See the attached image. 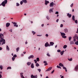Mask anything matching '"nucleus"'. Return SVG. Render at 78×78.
<instances>
[{
  "label": "nucleus",
  "instance_id": "obj_1",
  "mask_svg": "<svg viewBox=\"0 0 78 78\" xmlns=\"http://www.w3.org/2000/svg\"><path fill=\"white\" fill-rule=\"evenodd\" d=\"M7 2L8 1L7 0H5L1 4H0V6H2H2L5 7V6L6 4H7Z\"/></svg>",
  "mask_w": 78,
  "mask_h": 78
},
{
  "label": "nucleus",
  "instance_id": "obj_2",
  "mask_svg": "<svg viewBox=\"0 0 78 78\" xmlns=\"http://www.w3.org/2000/svg\"><path fill=\"white\" fill-rule=\"evenodd\" d=\"M0 42H2V45H3V44H5V43L6 42V41H5V40L4 39H0Z\"/></svg>",
  "mask_w": 78,
  "mask_h": 78
},
{
  "label": "nucleus",
  "instance_id": "obj_3",
  "mask_svg": "<svg viewBox=\"0 0 78 78\" xmlns=\"http://www.w3.org/2000/svg\"><path fill=\"white\" fill-rule=\"evenodd\" d=\"M54 5H56V4L53 2H52L50 3L49 6L50 7H53Z\"/></svg>",
  "mask_w": 78,
  "mask_h": 78
},
{
  "label": "nucleus",
  "instance_id": "obj_4",
  "mask_svg": "<svg viewBox=\"0 0 78 78\" xmlns=\"http://www.w3.org/2000/svg\"><path fill=\"white\" fill-rule=\"evenodd\" d=\"M0 39H4V36L3 34L0 33Z\"/></svg>",
  "mask_w": 78,
  "mask_h": 78
},
{
  "label": "nucleus",
  "instance_id": "obj_5",
  "mask_svg": "<svg viewBox=\"0 0 78 78\" xmlns=\"http://www.w3.org/2000/svg\"><path fill=\"white\" fill-rule=\"evenodd\" d=\"M45 46L46 47H50V45L48 42H47L45 44Z\"/></svg>",
  "mask_w": 78,
  "mask_h": 78
},
{
  "label": "nucleus",
  "instance_id": "obj_6",
  "mask_svg": "<svg viewBox=\"0 0 78 78\" xmlns=\"http://www.w3.org/2000/svg\"><path fill=\"white\" fill-rule=\"evenodd\" d=\"M74 70L75 71L77 72L78 71V65H76L75 68Z\"/></svg>",
  "mask_w": 78,
  "mask_h": 78
},
{
  "label": "nucleus",
  "instance_id": "obj_7",
  "mask_svg": "<svg viewBox=\"0 0 78 78\" xmlns=\"http://www.w3.org/2000/svg\"><path fill=\"white\" fill-rule=\"evenodd\" d=\"M34 58V55H30L29 57H28V59H30V58Z\"/></svg>",
  "mask_w": 78,
  "mask_h": 78
},
{
  "label": "nucleus",
  "instance_id": "obj_8",
  "mask_svg": "<svg viewBox=\"0 0 78 78\" xmlns=\"http://www.w3.org/2000/svg\"><path fill=\"white\" fill-rule=\"evenodd\" d=\"M52 69V67H50L48 69H47L45 71V72H48V71H50V70H51Z\"/></svg>",
  "mask_w": 78,
  "mask_h": 78
},
{
  "label": "nucleus",
  "instance_id": "obj_9",
  "mask_svg": "<svg viewBox=\"0 0 78 78\" xmlns=\"http://www.w3.org/2000/svg\"><path fill=\"white\" fill-rule=\"evenodd\" d=\"M10 26V23H7L6 24V27H9Z\"/></svg>",
  "mask_w": 78,
  "mask_h": 78
},
{
  "label": "nucleus",
  "instance_id": "obj_10",
  "mask_svg": "<svg viewBox=\"0 0 78 78\" xmlns=\"http://www.w3.org/2000/svg\"><path fill=\"white\" fill-rule=\"evenodd\" d=\"M67 16H68L69 18H70L72 17V14H70L69 13H67Z\"/></svg>",
  "mask_w": 78,
  "mask_h": 78
},
{
  "label": "nucleus",
  "instance_id": "obj_11",
  "mask_svg": "<svg viewBox=\"0 0 78 78\" xmlns=\"http://www.w3.org/2000/svg\"><path fill=\"white\" fill-rule=\"evenodd\" d=\"M53 8L51 9H49V12L50 13H51V12H53Z\"/></svg>",
  "mask_w": 78,
  "mask_h": 78
},
{
  "label": "nucleus",
  "instance_id": "obj_12",
  "mask_svg": "<svg viewBox=\"0 0 78 78\" xmlns=\"http://www.w3.org/2000/svg\"><path fill=\"white\" fill-rule=\"evenodd\" d=\"M50 46H53V45L55 44V43H54L53 42H51L50 43Z\"/></svg>",
  "mask_w": 78,
  "mask_h": 78
},
{
  "label": "nucleus",
  "instance_id": "obj_13",
  "mask_svg": "<svg viewBox=\"0 0 78 78\" xmlns=\"http://www.w3.org/2000/svg\"><path fill=\"white\" fill-rule=\"evenodd\" d=\"M60 33H61V36H62V37L66 35V34L64 33H62L61 32Z\"/></svg>",
  "mask_w": 78,
  "mask_h": 78
},
{
  "label": "nucleus",
  "instance_id": "obj_14",
  "mask_svg": "<svg viewBox=\"0 0 78 78\" xmlns=\"http://www.w3.org/2000/svg\"><path fill=\"white\" fill-rule=\"evenodd\" d=\"M45 5H47L48 3H49V2L48 1H47L46 0L45 1Z\"/></svg>",
  "mask_w": 78,
  "mask_h": 78
},
{
  "label": "nucleus",
  "instance_id": "obj_15",
  "mask_svg": "<svg viewBox=\"0 0 78 78\" xmlns=\"http://www.w3.org/2000/svg\"><path fill=\"white\" fill-rule=\"evenodd\" d=\"M31 67L32 69H34V64L32 63L31 65Z\"/></svg>",
  "mask_w": 78,
  "mask_h": 78
},
{
  "label": "nucleus",
  "instance_id": "obj_16",
  "mask_svg": "<svg viewBox=\"0 0 78 78\" xmlns=\"http://www.w3.org/2000/svg\"><path fill=\"white\" fill-rule=\"evenodd\" d=\"M23 73H20V76L22 78H25V77L23 76Z\"/></svg>",
  "mask_w": 78,
  "mask_h": 78
},
{
  "label": "nucleus",
  "instance_id": "obj_17",
  "mask_svg": "<svg viewBox=\"0 0 78 78\" xmlns=\"http://www.w3.org/2000/svg\"><path fill=\"white\" fill-rule=\"evenodd\" d=\"M31 64V62H28L27 63V66H30Z\"/></svg>",
  "mask_w": 78,
  "mask_h": 78
},
{
  "label": "nucleus",
  "instance_id": "obj_18",
  "mask_svg": "<svg viewBox=\"0 0 78 78\" xmlns=\"http://www.w3.org/2000/svg\"><path fill=\"white\" fill-rule=\"evenodd\" d=\"M59 66H61V67L64 66V65H63V64L61 63H60L59 64Z\"/></svg>",
  "mask_w": 78,
  "mask_h": 78
},
{
  "label": "nucleus",
  "instance_id": "obj_19",
  "mask_svg": "<svg viewBox=\"0 0 78 78\" xmlns=\"http://www.w3.org/2000/svg\"><path fill=\"white\" fill-rule=\"evenodd\" d=\"M44 64H44V66H47V65H48V64L47 63V61H44Z\"/></svg>",
  "mask_w": 78,
  "mask_h": 78
},
{
  "label": "nucleus",
  "instance_id": "obj_20",
  "mask_svg": "<svg viewBox=\"0 0 78 78\" xmlns=\"http://www.w3.org/2000/svg\"><path fill=\"white\" fill-rule=\"evenodd\" d=\"M6 50L8 51H9V47H8V45H6Z\"/></svg>",
  "mask_w": 78,
  "mask_h": 78
},
{
  "label": "nucleus",
  "instance_id": "obj_21",
  "mask_svg": "<svg viewBox=\"0 0 78 78\" xmlns=\"http://www.w3.org/2000/svg\"><path fill=\"white\" fill-rule=\"evenodd\" d=\"M67 45H64L63 47V48L64 49H66V48H67Z\"/></svg>",
  "mask_w": 78,
  "mask_h": 78
},
{
  "label": "nucleus",
  "instance_id": "obj_22",
  "mask_svg": "<svg viewBox=\"0 0 78 78\" xmlns=\"http://www.w3.org/2000/svg\"><path fill=\"white\" fill-rule=\"evenodd\" d=\"M65 33H67L68 32V30L67 29H64Z\"/></svg>",
  "mask_w": 78,
  "mask_h": 78
},
{
  "label": "nucleus",
  "instance_id": "obj_23",
  "mask_svg": "<svg viewBox=\"0 0 78 78\" xmlns=\"http://www.w3.org/2000/svg\"><path fill=\"white\" fill-rule=\"evenodd\" d=\"M75 44V42H74V41H70V44Z\"/></svg>",
  "mask_w": 78,
  "mask_h": 78
},
{
  "label": "nucleus",
  "instance_id": "obj_24",
  "mask_svg": "<svg viewBox=\"0 0 78 78\" xmlns=\"http://www.w3.org/2000/svg\"><path fill=\"white\" fill-rule=\"evenodd\" d=\"M72 19L73 20L75 21V16L73 15L72 16Z\"/></svg>",
  "mask_w": 78,
  "mask_h": 78
},
{
  "label": "nucleus",
  "instance_id": "obj_25",
  "mask_svg": "<svg viewBox=\"0 0 78 78\" xmlns=\"http://www.w3.org/2000/svg\"><path fill=\"white\" fill-rule=\"evenodd\" d=\"M63 69H65V70L66 72H67V68H66V67L63 66Z\"/></svg>",
  "mask_w": 78,
  "mask_h": 78
},
{
  "label": "nucleus",
  "instance_id": "obj_26",
  "mask_svg": "<svg viewBox=\"0 0 78 78\" xmlns=\"http://www.w3.org/2000/svg\"><path fill=\"white\" fill-rule=\"evenodd\" d=\"M22 1L23 3H27V0H22Z\"/></svg>",
  "mask_w": 78,
  "mask_h": 78
},
{
  "label": "nucleus",
  "instance_id": "obj_27",
  "mask_svg": "<svg viewBox=\"0 0 78 78\" xmlns=\"http://www.w3.org/2000/svg\"><path fill=\"white\" fill-rule=\"evenodd\" d=\"M77 38V35H75L73 37V39H76Z\"/></svg>",
  "mask_w": 78,
  "mask_h": 78
},
{
  "label": "nucleus",
  "instance_id": "obj_28",
  "mask_svg": "<svg viewBox=\"0 0 78 78\" xmlns=\"http://www.w3.org/2000/svg\"><path fill=\"white\" fill-rule=\"evenodd\" d=\"M20 48H19V47H18L16 48V50L17 52H18V51H19V50Z\"/></svg>",
  "mask_w": 78,
  "mask_h": 78
},
{
  "label": "nucleus",
  "instance_id": "obj_29",
  "mask_svg": "<svg viewBox=\"0 0 78 78\" xmlns=\"http://www.w3.org/2000/svg\"><path fill=\"white\" fill-rule=\"evenodd\" d=\"M36 67H39V64H38V63H37L36 64Z\"/></svg>",
  "mask_w": 78,
  "mask_h": 78
},
{
  "label": "nucleus",
  "instance_id": "obj_30",
  "mask_svg": "<svg viewBox=\"0 0 78 78\" xmlns=\"http://www.w3.org/2000/svg\"><path fill=\"white\" fill-rule=\"evenodd\" d=\"M12 23H13V25H17V23L15 22H12Z\"/></svg>",
  "mask_w": 78,
  "mask_h": 78
},
{
  "label": "nucleus",
  "instance_id": "obj_31",
  "mask_svg": "<svg viewBox=\"0 0 78 78\" xmlns=\"http://www.w3.org/2000/svg\"><path fill=\"white\" fill-rule=\"evenodd\" d=\"M69 41H71V39H72V37H69Z\"/></svg>",
  "mask_w": 78,
  "mask_h": 78
},
{
  "label": "nucleus",
  "instance_id": "obj_32",
  "mask_svg": "<svg viewBox=\"0 0 78 78\" xmlns=\"http://www.w3.org/2000/svg\"><path fill=\"white\" fill-rule=\"evenodd\" d=\"M37 78V75H36L35 76H34V78Z\"/></svg>",
  "mask_w": 78,
  "mask_h": 78
},
{
  "label": "nucleus",
  "instance_id": "obj_33",
  "mask_svg": "<svg viewBox=\"0 0 78 78\" xmlns=\"http://www.w3.org/2000/svg\"><path fill=\"white\" fill-rule=\"evenodd\" d=\"M60 54L62 56V55H63V54H64V52L61 51V52H60Z\"/></svg>",
  "mask_w": 78,
  "mask_h": 78
},
{
  "label": "nucleus",
  "instance_id": "obj_34",
  "mask_svg": "<svg viewBox=\"0 0 78 78\" xmlns=\"http://www.w3.org/2000/svg\"><path fill=\"white\" fill-rule=\"evenodd\" d=\"M46 55L48 56H49V57H50V54H49V53H47L46 54Z\"/></svg>",
  "mask_w": 78,
  "mask_h": 78
},
{
  "label": "nucleus",
  "instance_id": "obj_35",
  "mask_svg": "<svg viewBox=\"0 0 78 78\" xmlns=\"http://www.w3.org/2000/svg\"><path fill=\"white\" fill-rule=\"evenodd\" d=\"M36 60H37V61H38V62H39V58H36Z\"/></svg>",
  "mask_w": 78,
  "mask_h": 78
},
{
  "label": "nucleus",
  "instance_id": "obj_36",
  "mask_svg": "<svg viewBox=\"0 0 78 78\" xmlns=\"http://www.w3.org/2000/svg\"><path fill=\"white\" fill-rule=\"evenodd\" d=\"M7 70H8V69H11V67H8L7 68Z\"/></svg>",
  "mask_w": 78,
  "mask_h": 78
},
{
  "label": "nucleus",
  "instance_id": "obj_37",
  "mask_svg": "<svg viewBox=\"0 0 78 78\" xmlns=\"http://www.w3.org/2000/svg\"><path fill=\"white\" fill-rule=\"evenodd\" d=\"M72 58H69V59H68V60L69 61H72Z\"/></svg>",
  "mask_w": 78,
  "mask_h": 78
},
{
  "label": "nucleus",
  "instance_id": "obj_38",
  "mask_svg": "<svg viewBox=\"0 0 78 78\" xmlns=\"http://www.w3.org/2000/svg\"><path fill=\"white\" fill-rule=\"evenodd\" d=\"M57 67L58 68V69H61V67L58 66H57Z\"/></svg>",
  "mask_w": 78,
  "mask_h": 78
},
{
  "label": "nucleus",
  "instance_id": "obj_39",
  "mask_svg": "<svg viewBox=\"0 0 78 78\" xmlns=\"http://www.w3.org/2000/svg\"><path fill=\"white\" fill-rule=\"evenodd\" d=\"M37 70L39 72H40V73L41 72V69H37Z\"/></svg>",
  "mask_w": 78,
  "mask_h": 78
},
{
  "label": "nucleus",
  "instance_id": "obj_40",
  "mask_svg": "<svg viewBox=\"0 0 78 78\" xmlns=\"http://www.w3.org/2000/svg\"><path fill=\"white\" fill-rule=\"evenodd\" d=\"M34 61L35 63V64H37V60H36V59L34 60Z\"/></svg>",
  "mask_w": 78,
  "mask_h": 78
},
{
  "label": "nucleus",
  "instance_id": "obj_41",
  "mask_svg": "<svg viewBox=\"0 0 78 78\" xmlns=\"http://www.w3.org/2000/svg\"><path fill=\"white\" fill-rule=\"evenodd\" d=\"M62 37L63 38H64L65 39H66V37H66V36H65V35H64V36H62Z\"/></svg>",
  "mask_w": 78,
  "mask_h": 78
},
{
  "label": "nucleus",
  "instance_id": "obj_42",
  "mask_svg": "<svg viewBox=\"0 0 78 78\" xmlns=\"http://www.w3.org/2000/svg\"><path fill=\"white\" fill-rule=\"evenodd\" d=\"M13 57L16 58V57H17V55H16V54H15L13 55Z\"/></svg>",
  "mask_w": 78,
  "mask_h": 78
},
{
  "label": "nucleus",
  "instance_id": "obj_43",
  "mask_svg": "<svg viewBox=\"0 0 78 78\" xmlns=\"http://www.w3.org/2000/svg\"><path fill=\"white\" fill-rule=\"evenodd\" d=\"M15 58H15V57H12V60L13 61H14Z\"/></svg>",
  "mask_w": 78,
  "mask_h": 78
},
{
  "label": "nucleus",
  "instance_id": "obj_44",
  "mask_svg": "<svg viewBox=\"0 0 78 78\" xmlns=\"http://www.w3.org/2000/svg\"><path fill=\"white\" fill-rule=\"evenodd\" d=\"M32 33H33V34L34 35L36 34V33L34 32V31H32Z\"/></svg>",
  "mask_w": 78,
  "mask_h": 78
},
{
  "label": "nucleus",
  "instance_id": "obj_45",
  "mask_svg": "<svg viewBox=\"0 0 78 78\" xmlns=\"http://www.w3.org/2000/svg\"><path fill=\"white\" fill-rule=\"evenodd\" d=\"M31 78H34V75L32 74L31 75Z\"/></svg>",
  "mask_w": 78,
  "mask_h": 78
},
{
  "label": "nucleus",
  "instance_id": "obj_46",
  "mask_svg": "<svg viewBox=\"0 0 78 78\" xmlns=\"http://www.w3.org/2000/svg\"><path fill=\"white\" fill-rule=\"evenodd\" d=\"M0 69H1V70H2V69H3V67H2V66L1 65L0 66Z\"/></svg>",
  "mask_w": 78,
  "mask_h": 78
},
{
  "label": "nucleus",
  "instance_id": "obj_47",
  "mask_svg": "<svg viewBox=\"0 0 78 78\" xmlns=\"http://www.w3.org/2000/svg\"><path fill=\"white\" fill-rule=\"evenodd\" d=\"M55 72V69H53V70L51 72V74H53V73H54V72Z\"/></svg>",
  "mask_w": 78,
  "mask_h": 78
},
{
  "label": "nucleus",
  "instance_id": "obj_48",
  "mask_svg": "<svg viewBox=\"0 0 78 78\" xmlns=\"http://www.w3.org/2000/svg\"><path fill=\"white\" fill-rule=\"evenodd\" d=\"M23 1H21L20 2V5H22L23 4Z\"/></svg>",
  "mask_w": 78,
  "mask_h": 78
},
{
  "label": "nucleus",
  "instance_id": "obj_49",
  "mask_svg": "<svg viewBox=\"0 0 78 78\" xmlns=\"http://www.w3.org/2000/svg\"><path fill=\"white\" fill-rule=\"evenodd\" d=\"M20 5V4H19V3H16V6H19Z\"/></svg>",
  "mask_w": 78,
  "mask_h": 78
},
{
  "label": "nucleus",
  "instance_id": "obj_50",
  "mask_svg": "<svg viewBox=\"0 0 78 78\" xmlns=\"http://www.w3.org/2000/svg\"><path fill=\"white\" fill-rule=\"evenodd\" d=\"M57 52H58V53H59L60 52H61V50L60 49H58L57 51Z\"/></svg>",
  "mask_w": 78,
  "mask_h": 78
},
{
  "label": "nucleus",
  "instance_id": "obj_51",
  "mask_svg": "<svg viewBox=\"0 0 78 78\" xmlns=\"http://www.w3.org/2000/svg\"><path fill=\"white\" fill-rule=\"evenodd\" d=\"M46 19H47L48 20H49V19H50V18H49V17L48 16H47L46 17Z\"/></svg>",
  "mask_w": 78,
  "mask_h": 78
},
{
  "label": "nucleus",
  "instance_id": "obj_52",
  "mask_svg": "<svg viewBox=\"0 0 78 78\" xmlns=\"http://www.w3.org/2000/svg\"><path fill=\"white\" fill-rule=\"evenodd\" d=\"M14 27H18V25L16 24V25H14Z\"/></svg>",
  "mask_w": 78,
  "mask_h": 78
},
{
  "label": "nucleus",
  "instance_id": "obj_53",
  "mask_svg": "<svg viewBox=\"0 0 78 78\" xmlns=\"http://www.w3.org/2000/svg\"><path fill=\"white\" fill-rule=\"evenodd\" d=\"M75 23H78V20H76L75 21Z\"/></svg>",
  "mask_w": 78,
  "mask_h": 78
},
{
  "label": "nucleus",
  "instance_id": "obj_54",
  "mask_svg": "<svg viewBox=\"0 0 78 78\" xmlns=\"http://www.w3.org/2000/svg\"><path fill=\"white\" fill-rule=\"evenodd\" d=\"M59 14V12H56L55 13V14Z\"/></svg>",
  "mask_w": 78,
  "mask_h": 78
},
{
  "label": "nucleus",
  "instance_id": "obj_55",
  "mask_svg": "<svg viewBox=\"0 0 78 78\" xmlns=\"http://www.w3.org/2000/svg\"><path fill=\"white\" fill-rule=\"evenodd\" d=\"M9 31L11 32H12V29H11L9 30Z\"/></svg>",
  "mask_w": 78,
  "mask_h": 78
},
{
  "label": "nucleus",
  "instance_id": "obj_56",
  "mask_svg": "<svg viewBox=\"0 0 78 78\" xmlns=\"http://www.w3.org/2000/svg\"><path fill=\"white\" fill-rule=\"evenodd\" d=\"M60 27H63V24H61L60 25Z\"/></svg>",
  "mask_w": 78,
  "mask_h": 78
},
{
  "label": "nucleus",
  "instance_id": "obj_57",
  "mask_svg": "<svg viewBox=\"0 0 78 78\" xmlns=\"http://www.w3.org/2000/svg\"><path fill=\"white\" fill-rule=\"evenodd\" d=\"M73 6V4L72 3V4H71V5H70V6L71 7H72Z\"/></svg>",
  "mask_w": 78,
  "mask_h": 78
},
{
  "label": "nucleus",
  "instance_id": "obj_58",
  "mask_svg": "<svg viewBox=\"0 0 78 78\" xmlns=\"http://www.w3.org/2000/svg\"><path fill=\"white\" fill-rule=\"evenodd\" d=\"M74 39V40H73V41L74 42H76V38H73Z\"/></svg>",
  "mask_w": 78,
  "mask_h": 78
},
{
  "label": "nucleus",
  "instance_id": "obj_59",
  "mask_svg": "<svg viewBox=\"0 0 78 78\" xmlns=\"http://www.w3.org/2000/svg\"><path fill=\"white\" fill-rule=\"evenodd\" d=\"M45 36H46V37H48V34H47L45 35Z\"/></svg>",
  "mask_w": 78,
  "mask_h": 78
},
{
  "label": "nucleus",
  "instance_id": "obj_60",
  "mask_svg": "<svg viewBox=\"0 0 78 78\" xmlns=\"http://www.w3.org/2000/svg\"><path fill=\"white\" fill-rule=\"evenodd\" d=\"M58 21H59V19H58L57 20L56 22H58Z\"/></svg>",
  "mask_w": 78,
  "mask_h": 78
},
{
  "label": "nucleus",
  "instance_id": "obj_61",
  "mask_svg": "<svg viewBox=\"0 0 78 78\" xmlns=\"http://www.w3.org/2000/svg\"><path fill=\"white\" fill-rule=\"evenodd\" d=\"M2 78V75L0 74V78Z\"/></svg>",
  "mask_w": 78,
  "mask_h": 78
},
{
  "label": "nucleus",
  "instance_id": "obj_62",
  "mask_svg": "<svg viewBox=\"0 0 78 78\" xmlns=\"http://www.w3.org/2000/svg\"><path fill=\"white\" fill-rule=\"evenodd\" d=\"M26 42H25V44H28V42H27V41L26 40Z\"/></svg>",
  "mask_w": 78,
  "mask_h": 78
},
{
  "label": "nucleus",
  "instance_id": "obj_63",
  "mask_svg": "<svg viewBox=\"0 0 78 78\" xmlns=\"http://www.w3.org/2000/svg\"><path fill=\"white\" fill-rule=\"evenodd\" d=\"M3 48L2 47H0V50H2Z\"/></svg>",
  "mask_w": 78,
  "mask_h": 78
},
{
  "label": "nucleus",
  "instance_id": "obj_64",
  "mask_svg": "<svg viewBox=\"0 0 78 78\" xmlns=\"http://www.w3.org/2000/svg\"><path fill=\"white\" fill-rule=\"evenodd\" d=\"M61 78H64V76H61Z\"/></svg>",
  "mask_w": 78,
  "mask_h": 78
}]
</instances>
